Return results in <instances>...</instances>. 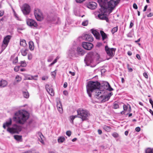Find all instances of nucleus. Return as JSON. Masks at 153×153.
<instances>
[{
    "mask_svg": "<svg viewBox=\"0 0 153 153\" xmlns=\"http://www.w3.org/2000/svg\"><path fill=\"white\" fill-rule=\"evenodd\" d=\"M86 88L87 92L90 97L91 96V92L96 89L101 90L102 92L104 93L106 90L111 91L113 90L109 83L105 81L103 82L100 85V83L98 82L90 81L88 82Z\"/></svg>",
    "mask_w": 153,
    "mask_h": 153,
    "instance_id": "f257e3e1",
    "label": "nucleus"
},
{
    "mask_svg": "<svg viewBox=\"0 0 153 153\" xmlns=\"http://www.w3.org/2000/svg\"><path fill=\"white\" fill-rule=\"evenodd\" d=\"M29 117V114L27 111L20 110L15 113L13 119L17 123L24 124Z\"/></svg>",
    "mask_w": 153,
    "mask_h": 153,
    "instance_id": "f03ea898",
    "label": "nucleus"
},
{
    "mask_svg": "<svg viewBox=\"0 0 153 153\" xmlns=\"http://www.w3.org/2000/svg\"><path fill=\"white\" fill-rule=\"evenodd\" d=\"M12 123V119L11 118H9L6 120L5 122L3 123V128L4 129H6V128H7V130L10 134L18 133L21 130V127L16 124L13 125L12 127H10Z\"/></svg>",
    "mask_w": 153,
    "mask_h": 153,
    "instance_id": "7ed1b4c3",
    "label": "nucleus"
},
{
    "mask_svg": "<svg viewBox=\"0 0 153 153\" xmlns=\"http://www.w3.org/2000/svg\"><path fill=\"white\" fill-rule=\"evenodd\" d=\"M101 91H102L101 90H97L96 92V94H95V97L102 102L108 101L113 94L111 92L109 93L107 95H103V94L104 92H102Z\"/></svg>",
    "mask_w": 153,
    "mask_h": 153,
    "instance_id": "20e7f679",
    "label": "nucleus"
},
{
    "mask_svg": "<svg viewBox=\"0 0 153 153\" xmlns=\"http://www.w3.org/2000/svg\"><path fill=\"white\" fill-rule=\"evenodd\" d=\"M77 113L79 114V118L82 119V121L88 119L90 114L87 111L81 108H79L77 110Z\"/></svg>",
    "mask_w": 153,
    "mask_h": 153,
    "instance_id": "39448f33",
    "label": "nucleus"
},
{
    "mask_svg": "<svg viewBox=\"0 0 153 153\" xmlns=\"http://www.w3.org/2000/svg\"><path fill=\"white\" fill-rule=\"evenodd\" d=\"M99 55L97 53L95 55L92 54L87 55L85 59V61L87 64H89L93 62L95 60H97L99 58Z\"/></svg>",
    "mask_w": 153,
    "mask_h": 153,
    "instance_id": "423d86ee",
    "label": "nucleus"
},
{
    "mask_svg": "<svg viewBox=\"0 0 153 153\" xmlns=\"http://www.w3.org/2000/svg\"><path fill=\"white\" fill-rule=\"evenodd\" d=\"M120 0H111L108 2V7L110 9L109 13H111L112 10L119 3Z\"/></svg>",
    "mask_w": 153,
    "mask_h": 153,
    "instance_id": "0eeeda50",
    "label": "nucleus"
},
{
    "mask_svg": "<svg viewBox=\"0 0 153 153\" xmlns=\"http://www.w3.org/2000/svg\"><path fill=\"white\" fill-rule=\"evenodd\" d=\"M105 50L108 56L110 57H112L114 55V53L116 51V49L110 48L107 45H106L105 47Z\"/></svg>",
    "mask_w": 153,
    "mask_h": 153,
    "instance_id": "6e6552de",
    "label": "nucleus"
},
{
    "mask_svg": "<svg viewBox=\"0 0 153 153\" xmlns=\"http://www.w3.org/2000/svg\"><path fill=\"white\" fill-rule=\"evenodd\" d=\"M34 14L36 18L38 21H41L43 19V15L39 9H35L34 11Z\"/></svg>",
    "mask_w": 153,
    "mask_h": 153,
    "instance_id": "1a4fd4ad",
    "label": "nucleus"
},
{
    "mask_svg": "<svg viewBox=\"0 0 153 153\" xmlns=\"http://www.w3.org/2000/svg\"><path fill=\"white\" fill-rule=\"evenodd\" d=\"M26 22L27 25L32 28L36 27L37 26V23L33 19H27Z\"/></svg>",
    "mask_w": 153,
    "mask_h": 153,
    "instance_id": "9d476101",
    "label": "nucleus"
},
{
    "mask_svg": "<svg viewBox=\"0 0 153 153\" xmlns=\"http://www.w3.org/2000/svg\"><path fill=\"white\" fill-rule=\"evenodd\" d=\"M30 7L27 4H24L22 7V11L24 15L28 14L30 12Z\"/></svg>",
    "mask_w": 153,
    "mask_h": 153,
    "instance_id": "9b49d317",
    "label": "nucleus"
},
{
    "mask_svg": "<svg viewBox=\"0 0 153 153\" xmlns=\"http://www.w3.org/2000/svg\"><path fill=\"white\" fill-rule=\"evenodd\" d=\"M10 38L11 36L10 35H7L4 38L2 45V49H5L7 47Z\"/></svg>",
    "mask_w": 153,
    "mask_h": 153,
    "instance_id": "f8f14e48",
    "label": "nucleus"
},
{
    "mask_svg": "<svg viewBox=\"0 0 153 153\" xmlns=\"http://www.w3.org/2000/svg\"><path fill=\"white\" fill-rule=\"evenodd\" d=\"M82 45L85 49L87 50H91L93 47V44L89 42H82Z\"/></svg>",
    "mask_w": 153,
    "mask_h": 153,
    "instance_id": "ddd939ff",
    "label": "nucleus"
},
{
    "mask_svg": "<svg viewBox=\"0 0 153 153\" xmlns=\"http://www.w3.org/2000/svg\"><path fill=\"white\" fill-rule=\"evenodd\" d=\"M124 111L121 112L120 113L122 114H125L126 112L127 111L128 113L126 114V115L128 114L131 111V107L130 105L128 104L126 105L125 104H124L123 106Z\"/></svg>",
    "mask_w": 153,
    "mask_h": 153,
    "instance_id": "4468645a",
    "label": "nucleus"
},
{
    "mask_svg": "<svg viewBox=\"0 0 153 153\" xmlns=\"http://www.w3.org/2000/svg\"><path fill=\"white\" fill-rule=\"evenodd\" d=\"M75 49L74 48H71L68 52L67 54L69 57L71 58L72 57L76 56L77 54L75 53Z\"/></svg>",
    "mask_w": 153,
    "mask_h": 153,
    "instance_id": "2eb2a0df",
    "label": "nucleus"
},
{
    "mask_svg": "<svg viewBox=\"0 0 153 153\" xmlns=\"http://www.w3.org/2000/svg\"><path fill=\"white\" fill-rule=\"evenodd\" d=\"M106 11V10H105V11L103 10V12H102L101 13H100L98 15V17L100 19L102 20H105L107 22H108L109 21L108 19L106 16L105 13Z\"/></svg>",
    "mask_w": 153,
    "mask_h": 153,
    "instance_id": "dca6fc26",
    "label": "nucleus"
},
{
    "mask_svg": "<svg viewBox=\"0 0 153 153\" xmlns=\"http://www.w3.org/2000/svg\"><path fill=\"white\" fill-rule=\"evenodd\" d=\"M82 37L83 39L89 42H92L94 40L92 36L88 34H84L82 36Z\"/></svg>",
    "mask_w": 153,
    "mask_h": 153,
    "instance_id": "f3484780",
    "label": "nucleus"
},
{
    "mask_svg": "<svg viewBox=\"0 0 153 153\" xmlns=\"http://www.w3.org/2000/svg\"><path fill=\"white\" fill-rule=\"evenodd\" d=\"M97 7V4L94 2H90L87 4V7L91 10L96 9Z\"/></svg>",
    "mask_w": 153,
    "mask_h": 153,
    "instance_id": "a211bd4d",
    "label": "nucleus"
},
{
    "mask_svg": "<svg viewBox=\"0 0 153 153\" xmlns=\"http://www.w3.org/2000/svg\"><path fill=\"white\" fill-rule=\"evenodd\" d=\"M57 107L58 111L60 113L63 112V110L62 109V105L61 102L59 99L58 98L56 101Z\"/></svg>",
    "mask_w": 153,
    "mask_h": 153,
    "instance_id": "6ab92c4d",
    "label": "nucleus"
},
{
    "mask_svg": "<svg viewBox=\"0 0 153 153\" xmlns=\"http://www.w3.org/2000/svg\"><path fill=\"white\" fill-rule=\"evenodd\" d=\"M45 88L47 91L51 96H54V91L52 88L50 87L49 85H46Z\"/></svg>",
    "mask_w": 153,
    "mask_h": 153,
    "instance_id": "aec40b11",
    "label": "nucleus"
},
{
    "mask_svg": "<svg viewBox=\"0 0 153 153\" xmlns=\"http://www.w3.org/2000/svg\"><path fill=\"white\" fill-rule=\"evenodd\" d=\"M98 1L101 7V9H100V11H101L103 9L105 11V10H106L104 7L106 4L105 1V0H98Z\"/></svg>",
    "mask_w": 153,
    "mask_h": 153,
    "instance_id": "412c9836",
    "label": "nucleus"
},
{
    "mask_svg": "<svg viewBox=\"0 0 153 153\" xmlns=\"http://www.w3.org/2000/svg\"><path fill=\"white\" fill-rule=\"evenodd\" d=\"M91 32L94 36L97 39H100L101 37V36L99 33L96 30L94 29H91Z\"/></svg>",
    "mask_w": 153,
    "mask_h": 153,
    "instance_id": "4be33fe9",
    "label": "nucleus"
},
{
    "mask_svg": "<svg viewBox=\"0 0 153 153\" xmlns=\"http://www.w3.org/2000/svg\"><path fill=\"white\" fill-rule=\"evenodd\" d=\"M38 77V75H36L34 76H32L30 75H27L25 76L26 79L27 80H32L34 79L37 80V78Z\"/></svg>",
    "mask_w": 153,
    "mask_h": 153,
    "instance_id": "5701e85b",
    "label": "nucleus"
},
{
    "mask_svg": "<svg viewBox=\"0 0 153 153\" xmlns=\"http://www.w3.org/2000/svg\"><path fill=\"white\" fill-rule=\"evenodd\" d=\"M100 33L102 37V40L104 41L103 42L104 43H105L107 42L106 41H104L107 38V36L106 33H105L104 31L102 30L100 31Z\"/></svg>",
    "mask_w": 153,
    "mask_h": 153,
    "instance_id": "b1692460",
    "label": "nucleus"
},
{
    "mask_svg": "<svg viewBox=\"0 0 153 153\" xmlns=\"http://www.w3.org/2000/svg\"><path fill=\"white\" fill-rule=\"evenodd\" d=\"M76 51L77 54L79 55H83L85 53V51L80 47L77 48Z\"/></svg>",
    "mask_w": 153,
    "mask_h": 153,
    "instance_id": "393cba45",
    "label": "nucleus"
},
{
    "mask_svg": "<svg viewBox=\"0 0 153 153\" xmlns=\"http://www.w3.org/2000/svg\"><path fill=\"white\" fill-rule=\"evenodd\" d=\"M7 85V82L6 81L2 79L0 81V87H4L6 86Z\"/></svg>",
    "mask_w": 153,
    "mask_h": 153,
    "instance_id": "a878e982",
    "label": "nucleus"
},
{
    "mask_svg": "<svg viewBox=\"0 0 153 153\" xmlns=\"http://www.w3.org/2000/svg\"><path fill=\"white\" fill-rule=\"evenodd\" d=\"M28 50L27 48H23L21 50L22 54V56H26L28 53Z\"/></svg>",
    "mask_w": 153,
    "mask_h": 153,
    "instance_id": "bb28decb",
    "label": "nucleus"
},
{
    "mask_svg": "<svg viewBox=\"0 0 153 153\" xmlns=\"http://www.w3.org/2000/svg\"><path fill=\"white\" fill-rule=\"evenodd\" d=\"M38 134L40 138H39V141L43 144H44V142L42 140V137H43V136L42 134L40 132L38 133Z\"/></svg>",
    "mask_w": 153,
    "mask_h": 153,
    "instance_id": "cd10ccee",
    "label": "nucleus"
},
{
    "mask_svg": "<svg viewBox=\"0 0 153 153\" xmlns=\"http://www.w3.org/2000/svg\"><path fill=\"white\" fill-rule=\"evenodd\" d=\"M20 44L21 46L24 47H25L27 45L26 41L23 39H20Z\"/></svg>",
    "mask_w": 153,
    "mask_h": 153,
    "instance_id": "c85d7f7f",
    "label": "nucleus"
},
{
    "mask_svg": "<svg viewBox=\"0 0 153 153\" xmlns=\"http://www.w3.org/2000/svg\"><path fill=\"white\" fill-rule=\"evenodd\" d=\"M29 48L31 50H33L34 48L33 43L32 41H30L29 42Z\"/></svg>",
    "mask_w": 153,
    "mask_h": 153,
    "instance_id": "c756f323",
    "label": "nucleus"
},
{
    "mask_svg": "<svg viewBox=\"0 0 153 153\" xmlns=\"http://www.w3.org/2000/svg\"><path fill=\"white\" fill-rule=\"evenodd\" d=\"M22 94L23 97L26 98H28L29 96V93L27 90L23 91Z\"/></svg>",
    "mask_w": 153,
    "mask_h": 153,
    "instance_id": "7c9ffc66",
    "label": "nucleus"
},
{
    "mask_svg": "<svg viewBox=\"0 0 153 153\" xmlns=\"http://www.w3.org/2000/svg\"><path fill=\"white\" fill-rule=\"evenodd\" d=\"M103 128L106 131L109 132L110 131L111 128L110 126L105 125L103 126Z\"/></svg>",
    "mask_w": 153,
    "mask_h": 153,
    "instance_id": "2f4dec72",
    "label": "nucleus"
},
{
    "mask_svg": "<svg viewBox=\"0 0 153 153\" xmlns=\"http://www.w3.org/2000/svg\"><path fill=\"white\" fill-rule=\"evenodd\" d=\"M65 140V138L63 136H62L59 137L58 139V141L59 143H62Z\"/></svg>",
    "mask_w": 153,
    "mask_h": 153,
    "instance_id": "473e14b6",
    "label": "nucleus"
},
{
    "mask_svg": "<svg viewBox=\"0 0 153 153\" xmlns=\"http://www.w3.org/2000/svg\"><path fill=\"white\" fill-rule=\"evenodd\" d=\"M145 152L146 153H153V149L148 148L146 150Z\"/></svg>",
    "mask_w": 153,
    "mask_h": 153,
    "instance_id": "72a5a7b5",
    "label": "nucleus"
},
{
    "mask_svg": "<svg viewBox=\"0 0 153 153\" xmlns=\"http://www.w3.org/2000/svg\"><path fill=\"white\" fill-rule=\"evenodd\" d=\"M14 138L17 140H19L22 139V136L18 135H15L14 136Z\"/></svg>",
    "mask_w": 153,
    "mask_h": 153,
    "instance_id": "f704fd0d",
    "label": "nucleus"
},
{
    "mask_svg": "<svg viewBox=\"0 0 153 153\" xmlns=\"http://www.w3.org/2000/svg\"><path fill=\"white\" fill-rule=\"evenodd\" d=\"M21 65L20 66L23 67H24L26 66L27 64L25 62V61H21Z\"/></svg>",
    "mask_w": 153,
    "mask_h": 153,
    "instance_id": "c9c22d12",
    "label": "nucleus"
},
{
    "mask_svg": "<svg viewBox=\"0 0 153 153\" xmlns=\"http://www.w3.org/2000/svg\"><path fill=\"white\" fill-rule=\"evenodd\" d=\"M118 30V27L117 26L116 27H114L111 30L112 33L113 34L114 33L116 32Z\"/></svg>",
    "mask_w": 153,
    "mask_h": 153,
    "instance_id": "e433bc0d",
    "label": "nucleus"
},
{
    "mask_svg": "<svg viewBox=\"0 0 153 153\" xmlns=\"http://www.w3.org/2000/svg\"><path fill=\"white\" fill-rule=\"evenodd\" d=\"M56 70L54 71H53V72H52L51 73V75L54 77V78H55L56 76Z\"/></svg>",
    "mask_w": 153,
    "mask_h": 153,
    "instance_id": "4c0bfd02",
    "label": "nucleus"
},
{
    "mask_svg": "<svg viewBox=\"0 0 153 153\" xmlns=\"http://www.w3.org/2000/svg\"><path fill=\"white\" fill-rule=\"evenodd\" d=\"M112 136L114 138H117L118 137L119 135L117 133L114 132L112 133Z\"/></svg>",
    "mask_w": 153,
    "mask_h": 153,
    "instance_id": "58836bf2",
    "label": "nucleus"
},
{
    "mask_svg": "<svg viewBox=\"0 0 153 153\" xmlns=\"http://www.w3.org/2000/svg\"><path fill=\"white\" fill-rule=\"evenodd\" d=\"M119 107V105L116 103L114 102L113 105V108L114 109H117Z\"/></svg>",
    "mask_w": 153,
    "mask_h": 153,
    "instance_id": "ea45409f",
    "label": "nucleus"
},
{
    "mask_svg": "<svg viewBox=\"0 0 153 153\" xmlns=\"http://www.w3.org/2000/svg\"><path fill=\"white\" fill-rule=\"evenodd\" d=\"M88 24V20H86L82 22V25L84 26H87Z\"/></svg>",
    "mask_w": 153,
    "mask_h": 153,
    "instance_id": "a19ab883",
    "label": "nucleus"
},
{
    "mask_svg": "<svg viewBox=\"0 0 153 153\" xmlns=\"http://www.w3.org/2000/svg\"><path fill=\"white\" fill-rule=\"evenodd\" d=\"M16 79L17 82H19L22 80L21 78L18 75H17L16 76Z\"/></svg>",
    "mask_w": 153,
    "mask_h": 153,
    "instance_id": "79ce46f5",
    "label": "nucleus"
},
{
    "mask_svg": "<svg viewBox=\"0 0 153 153\" xmlns=\"http://www.w3.org/2000/svg\"><path fill=\"white\" fill-rule=\"evenodd\" d=\"M70 120L71 122L72 123H73V120L75 119L74 117V115H72L70 117Z\"/></svg>",
    "mask_w": 153,
    "mask_h": 153,
    "instance_id": "37998d69",
    "label": "nucleus"
},
{
    "mask_svg": "<svg viewBox=\"0 0 153 153\" xmlns=\"http://www.w3.org/2000/svg\"><path fill=\"white\" fill-rule=\"evenodd\" d=\"M53 56H50L48 58V62H51L53 59Z\"/></svg>",
    "mask_w": 153,
    "mask_h": 153,
    "instance_id": "c03bdc74",
    "label": "nucleus"
},
{
    "mask_svg": "<svg viewBox=\"0 0 153 153\" xmlns=\"http://www.w3.org/2000/svg\"><path fill=\"white\" fill-rule=\"evenodd\" d=\"M20 66H16L14 68V70L16 72H17L18 71L19 69Z\"/></svg>",
    "mask_w": 153,
    "mask_h": 153,
    "instance_id": "a18cd8bd",
    "label": "nucleus"
},
{
    "mask_svg": "<svg viewBox=\"0 0 153 153\" xmlns=\"http://www.w3.org/2000/svg\"><path fill=\"white\" fill-rule=\"evenodd\" d=\"M127 67L128 69V71L129 72H131L133 71V69L131 68H129V65L128 64H127Z\"/></svg>",
    "mask_w": 153,
    "mask_h": 153,
    "instance_id": "49530a36",
    "label": "nucleus"
},
{
    "mask_svg": "<svg viewBox=\"0 0 153 153\" xmlns=\"http://www.w3.org/2000/svg\"><path fill=\"white\" fill-rule=\"evenodd\" d=\"M18 61V57H16V58L13 61V64H16V63Z\"/></svg>",
    "mask_w": 153,
    "mask_h": 153,
    "instance_id": "de8ad7c7",
    "label": "nucleus"
},
{
    "mask_svg": "<svg viewBox=\"0 0 153 153\" xmlns=\"http://www.w3.org/2000/svg\"><path fill=\"white\" fill-rule=\"evenodd\" d=\"M66 133V134L68 137L70 136L71 134V132L70 131H67Z\"/></svg>",
    "mask_w": 153,
    "mask_h": 153,
    "instance_id": "09e8293b",
    "label": "nucleus"
},
{
    "mask_svg": "<svg viewBox=\"0 0 153 153\" xmlns=\"http://www.w3.org/2000/svg\"><path fill=\"white\" fill-rule=\"evenodd\" d=\"M143 76L146 79H148V74L146 73H144L143 74Z\"/></svg>",
    "mask_w": 153,
    "mask_h": 153,
    "instance_id": "8fccbe9b",
    "label": "nucleus"
},
{
    "mask_svg": "<svg viewBox=\"0 0 153 153\" xmlns=\"http://www.w3.org/2000/svg\"><path fill=\"white\" fill-rule=\"evenodd\" d=\"M32 55L31 54H28V59L29 60H30L32 59Z\"/></svg>",
    "mask_w": 153,
    "mask_h": 153,
    "instance_id": "3c124183",
    "label": "nucleus"
},
{
    "mask_svg": "<svg viewBox=\"0 0 153 153\" xmlns=\"http://www.w3.org/2000/svg\"><path fill=\"white\" fill-rule=\"evenodd\" d=\"M48 78V77L47 76H43L42 77V79L43 80H47Z\"/></svg>",
    "mask_w": 153,
    "mask_h": 153,
    "instance_id": "603ef678",
    "label": "nucleus"
},
{
    "mask_svg": "<svg viewBox=\"0 0 153 153\" xmlns=\"http://www.w3.org/2000/svg\"><path fill=\"white\" fill-rule=\"evenodd\" d=\"M133 7L135 9H137V5L135 3H134L133 4Z\"/></svg>",
    "mask_w": 153,
    "mask_h": 153,
    "instance_id": "864d4df0",
    "label": "nucleus"
},
{
    "mask_svg": "<svg viewBox=\"0 0 153 153\" xmlns=\"http://www.w3.org/2000/svg\"><path fill=\"white\" fill-rule=\"evenodd\" d=\"M140 130V127H137L135 128V131L137 132H139Z\"/></svg>",
    "mask_w": 153,
    "mask_h": 153,
    "instance_id": "5fc2aeb1",
    "label": "nucleus"
},
{
    "mask_svg": "<svg viewBox=\"0 0 153 153\" xmlns=\"http://www.w3.org/2000/svg\"><path fill=\"white\" fill-rule=\"evenodd\" d=\"M85 0H76V1L77 3H81V2L84 1Z\"/></svg>",
    "mask_w": 153,
    "mask_h": 153,
    "instance_id": "6e6d98bb",
    "label": "nucleus"
},
{
    "mask_svg": "<svg viewBox=\"0 0 153 153\" xmlns=\"http://www.w3.org/2000/svg\"><path fill=\"white\" fill-rule=\"evenodd\" d=\"M22 153H32V152L31 151L29 150L22 152Z\"/></svg>",
    "mask_w": 153,
    "mask_h": 153,
    "instance_id": "4d7b16f0",
    "label": "nucleus"
},
{
    "mask_svg": "<svg viewBox=\"0 0 153 153\" xmlns=\"http://www.w3.org/2000/svg\"><path fill=\"white\" fill-rule=\"evenodd\" d=\"M153 15V14L152 13H150L149 14L147 15V16L148 17H151Z\"/></svg>",
    "mask_w": 153,
    "mask_h": 153,
    "instance_id": "13d9d810",
    "label": "nucleus"
},
{
    "mask_svg": "<svg viewBox=\"0 0 153 153\" xmlns=\"http://www.w3.org/2000/svg\"><path fill=\"white\" fill-rule=\"evenodd\" d=\"M102 45V44L101 42H98L97 43V46L98 47H100Z\"/></svg>",
    "mask_w": 153,
    "mask_h": 153,
    "instance_id": "bf43d9fd",
    "label": "nucleus"
},
{
    "mask_svg": "<svg viewBox=\"0 0 153 153\" xmlns=\"http://www.w3.org/2000/svg\"><path fill=\"white\" fill-rule=\"evenodd\" d=\"M69 73L71 74L72 76H74L75 75V73L74 72H72L71 71L69 72Z\"/></svg>",
    "mask_w": 153,
    "mask_h": 153,
    "instance_id": "052dcab7",
    "label": "nucleus"
},
{
    "mask_svg": "<svg viewBox=\"0 0 153 153\" xmlns=\"http://www.w3.org/2000/svg\"><path fill=\"white\" fill-rule=\"evenodd\" d=\"M67 83L66 82H65L64 83V85H63V87L64 88H66L67 87Z\"/></svg>",
    "mask_w": 153,
    "mask_h": 153,
    "instance_id": "680f3d73",
    "label": "nucleus"
},
{
    "mask_svg": "<svg viewBox=\"0 0 153 153\" xmlns=\"http://www.w3.org/2000/svg\"><path fill=\"white\" fill-rule=\"evenodd\" d=\"M133 25H134L133 23L132 22H131L130 23V26H129L130 28H131L133 26Z\"/></svg>",
    "mask_w": 153,
    "mask_h": 153,
    "instance_id": "e2e57ef3",
    "label": "nucleus"
},
{
    "mask_svg": "<svg viewBox=\"0 0 153 153\" xmlns=\"http://www.w3.org/2000/svg\"><path fill=\"white\" fill-rule=\"evenodd\" d=\"M149 101L151 105H153V101H152V100L150 98L149 99Z\"/></svg>",
    "mask_w": 153,
    "mask_h": 153,
    "instance_id": "0e129e2a",
    "label": "nucleus"
},
{
    "mask_svg": "<svg viewBox=\"0 0 153 153\" xmlns=\"http://www.w3.org/2000/svg\"><path fill=\"white\" fill-rule=\"evenodd\" d=\"M147 7H148V6L147 5H146V6H145L144 7V9L143 10V12H145L146 10Z\"/></svg>",
    "mask_w": 153,
    "mask_h": 153,
    "instance_id": "69168bd1",
    "label": "nucleus"
},
{
    "mask_svg": "<svg viewBox=\"0 0 153 153\" xmlns=\"http://www.w3.org/2000/svg\"><path fill=\"white\" fill-rule=\"evenodd\" d=\"M127 54L129 56H131V55L132 53L131 51H128L127 52Z\"/></svg>",
    "mask_w": 153,
    "mask_h": 153,
    "instance_id": "338daca9",
    "label": "nucleus"
},
{
    "mask_svg": "<svg viewBox=\"0 0 153 153\" xmlns=\"http://www.w3.org/2000/svg\"><path fill=\"white\" fill-rule=\"evenodd\" d=\"M149 112L153 116V111L151 109H149Z\"/></svg>",
    "mask_w": 153,
    "mask_h": 153,
    "instance_id": "774afa93",
    "label": "nucleus"
}]
</instances>
